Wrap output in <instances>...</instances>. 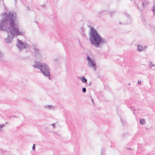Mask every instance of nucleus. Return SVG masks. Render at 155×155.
I'll use <instances>...</instances> for the list:
<instances>
[{
	"instance_id": "1",
	"label": "nucleus",
	"mask_w": 155,
	"mask_h": 155,
	"mask_svg": "<svg viewBox=\"0 0 155 155\" xmlns=\"http://www.w3.org/2000/svg\"><path fill=\"white\" fill-rule=\"evenodd\" d=\"M6 17L0 21V30L5 31L7 32L8 37L5 39L7 43H9L14 37V35H23L24 32L19 31V28L15 23L16 19V14L9 12L8 15L6 12Z\"/></svg>"
},
{
	"instance_id": "2",
	"label": "nucleus",
	"mask_w": 155,
	"mask_h": 155,
	"mask_svg": "<svg viewBox=\"0 0 155 155\" xmlns=\"http://www.w3.org/2000/svg\"><path fill=\"white\" fill-rule=\"evenodd\" d=\"M89 39L91 44L96 48H101L107 43L106 40L102 38L93 27L91 28Z\"/></svg>"
},
{
	"instance_id": "3",
	"label": "nucleus",
	"mask_w": 155,
	"mask_h": 155,
	"mask_svg": "<svg viewBox=\"0 0 155 155\" xmlns=\"http://www.w3.org/2000/svg\"><path fill=\"white\" fill-rule=\"evenodd\" d=\"M33 67L35 68L40 69L41 71L44 75L49 78V79H50L51 74L50 69L47 64L39 62H35L33 65Z\"/></svg>"
},
{
	"instance_id": "4",
	"label": "nucleus",
	"mask_w": 155,
	"mask_h": 155,
	"mask_svg": "<svg viewBox=\"0 0 155 155\" xmlns=\"http://www.w3.org/2000/svg\"><path fill=\"white\" fill-rule=\"evenodd\" d=\"M87 59L88 62V66L89 68H91L95 71H96L97 66L94 60L87 55Z\"/></svg>"
},
{
	"instance_id": "5",
	"label": "nucleus",
	"mask_w": 155,
	"mask_h": 155,
	"mask_svg": "<svg viewBox=\"0 0 155 155\" xmlns=\"http://www.w3.org/2000/svg\"><path fill=\"white\" fill-rule=\"evenodd\" d=\"M18 42L16 44L17 47L20 51L23 49L30 48V46L26 42H23L19 39H17Z\"/></svg>"
},
{
	"instance_id": "6",
	"label": "nucleus",
	"mask_w": 155,
	"mask_h": 155,
	"mask_svg": "<svg viewBox=\"0 0 155 155\" xmlns=\"http://www.w3.org/2000/svg\"><path fill=\"white\" fill-rule=\"evenodd\" d=\"M33 47L34 50V56L38 58H42V54L37 45L34 44Z\"/></svg>"
},
{
	"instance_id": "7",
	"label": "nucleus",
	"mask_w": 155,
	"mask_h": 155,
	"mask_svg": "<svg viewBox=\"0 0 155 155\" xmlns=\"http://www.w3.org/2000/svg\"><path fill=\"white\" fill-rule=\"evenodd\" d=\"M44 107L46 109L50 110H54L55 109V107L51 105H45Z\"/></svg>"
},
{
	"instance_id": "8",
	"label": "nucleus",
	"mask_w": 155,
	"mask_h": 155,
	"mask_svg": "<svg viewBox=\"0 0 155 155\" xmlns=\"http://www.w3.org/2000/svg\"><path fill=\"white\" fill-rule=\"evenodd\" d=\"M81 34L84 37H86V35L85 33V29L83 27H81Z\"/></svg>"
},
{
	"instance_id": "9",
	"label": "nucleus",
	"mask_w": 155,
	"mask_h": 155,
	"mask_svg": "<svg viewBox=\"0 0 155 155\" xmlns=\"http://www.w3.org/2000/svg\"><path fill=\"white\" fill-rule=\"evenodd\" d=\"M142 3L143 7L144 8L147 6L149 4V2L147 1L143 0L142 1Z\"/></svg>"
},
{
	"instance_id": "10",
	"label": "nucleus",
	"mask_w": 155,
	"mask_h": 155,
	"mask_svg": "<svg viewBox=\"0 0 155 155\" xmlns=\"http://www.w3.org/2000/svg\"><path fill=\"white\" fill-rule=\"evenodd\" d=\"M137 49H138V51H142L143 50L142 46L140 44L137 45Z\"/></svg>"
},
{
	"instance_id": "11",
	"label": "nucleus",
	"mask_w": 155,
	"mask_h": 155,
	"mask_svg": "<svg viewBox=\"0 0 155 155\" xmlns=\"http://www.w3.org/2000/svg\"><path fill=\"white\" fill-rule=\"evenodd\" d=\"M107 12L105 10H102L98 14L99 16H101V15H104L106 14Z\"/></svg>"
},
{
	"instance_id": "12",
	"label": "nucleus",
	"mask_w": 155,
	"mask_h": 155,
	"mask_svg": "<svg viewBox=\"0 0 155 155\" xmlns=\"http://www.w3.org/2000/svg\"><path fill=\"white\" fill-rule=\"evenodd\" d=\"M80 80L83 83H86L87 81V79L84 76L81 77L80 78Z\"/></svg>"
},
{
	"instance_id": "13",
	"label": "nucleus",
	"mask_w": 155,
	"mask_h": 155,
	"mask_svg": "<svg viewBox=\"0 0 155 155\" xmlns=\"http://www.w3.org/2000/svg\"><path fill=\"white\" fill-rule=\"evenodd\" d=\"M105 149L104 148H102L101 152V155H105Z\"/></svg>"
},
{
	"instance_id": "14",
	"label": "nucleus",
	"mask_w": 155,
	"mask_h": 155,
	"mask_svg": "<svg viewBox=\"0 0 155 155\" xmlns=\"http://www.w3.org/2000/svg\"><path fill=\"white\" fill-rule=\"evenodd\" d=\"M140 124L143 125L145 123V121L144 119H140Z\"/></svg>"
},
{
	"instance_id": "15",
	"label": "nucleus",
	"mask_w": 155,
	"mask_h": 155,
	"mask_svg": "<svg viewBox=\"0 0 155 155\" xmlns=\"http://www.w3.org/2000/svg\"><path fill=\"white\" fill-rule=\"evenodd\" d=\"M115 12V11L114 10L112 11L109 12V14L110 16L111 17L114 14Z\"/></svg>"
},
{
	"instance_id": "16",
	"label": "nucleus",
	"mask_w": 155,
	"mask_h": 155,
	"mask_svg": "<svg viewBox=\"0 0 155 155\" xmlns=\"http://www.w3.org/2000/svg\"><path fill=\"white\" fill-rule=\"evenodd\" d=\"M124 15H125L128 18V21H129V22H130L131 21V18L129 17V15H128L127 13H124Z\"/></svg>"
},
{
	"instance_id": "17",
	"label": "nucleus",
	"mask_w": 155,
	"mask_h": 155,
	"mask_svg": "<svg viewBox=\"0 0 155 155\" xmlns=\"http://www.w3.org/2000/svg\"><path fill=\"white\" fill-rule=\"evenodd\" d=\"M149 66L154 67L155 65L154 64H152V62L151 61H150L149 63Z\"/></svg>"
},
{
	"instance_id": "18",
	"label": "nucleus",
	"mask_w": 155,
	"mask_h": 155,
	"mask_svg": "<svg viewBox=\"0 0 155 155\" xmlns=\"http://www.w3.org/2000/svg\"><path fill=\"white\" fill-rule=\"evenodd\" d=\"M152 11H153V14H154L155 13V5H153V8L152 9Z\"/></svg>"
},
{
	"instance_id": "19",
	"label": "nucleus",
	"mask_w": 155,
	"mask_h": 155,
	"mask_svg": "<svg viewBox=\"0 0 155 155\" xmlns=\"http://www.w3.org/2000/svg\"><path fill=\"white\" fill-rule=\"evenodd\" d=\"M120 120L121 122H122V124L123 125H125L126 123V122L125 121H123V120L120 118Z\"/></svg>"
},
{
	"instance_id": "20",
	"label": "nucleus",
	"mask_w": 155,
	"mask_h": 155,
	"mask_svg": "<svg viewBox=\"0 0 155 155\" xmlns=\"http://www.w3.org/2000/svg\"><path fill=\"white\" fill-rule=\"evenodd\" d=\"M82 91L83 93H85L86 91V88H83Z\"/></svg>"
},
{
	"instance_id": "21",
	"label": "nucleus",
	"mask_w": 155,
	"mask_h": 155,
	"mask_svg": "<svg viewBox=\"0 0 155 155\" xmlns=\"http://www.w3.org/2000/svg\"><path fill=\"white\" fill-rule=\"evenodd\" d=\"M32 150L33 151H34L35 150V144H33V147H32Z\"/></svg>"
},
{
	"instance_id": "22",
	"label": "nucleus",
	"mask_w": 155,
	"mask_h": 155,
	"mask_svg": "<svg viewBox=\"0 0 155 155\" xmlns=\"http://www.w3.org/2000/svg\"><path fill=\"white\" fill-rule=\"evenodd\" d=\"M3 56V53L0 51V58L2 57Z\"/></svg>"
},
{
	"instance_id": "23",
	"label": "nucleus",
	"mask_w": 155,
	"mask_h": 155,
	"mask_svg": "<svg viewBox=\"0 0 155 155\" xmlns=\"http://www.w3.org/2000/svg\"><path fill=\"white\" fill-rule=\"evenodd\" d=\"M5 126V124H2L0 125V127L2 129V128Z\"/></svg>"
},
{
	"instance_id": "24",
	"label": "nucleus",
	"mask_w": 155,
	"mask_h": 155,
	"mask_svg": "<svg viewBox=\"0 0 155 155\" xmlns=\"http://www.w3.org/2000/svg\"><path fill=\"white\" fill-rule=\"evenodd\" d=\"M52 125L53 127V128H54L55 127V125L54 123H53L52 124Z\"/></svg>"
},
{
	"instance_id": "25",
	"label": "nucleus",
	"mask_w": 155,
	"mask_h": 155,
	"mask_svg": "<svg viewBox=\"0 0 155 155\" xmlns=\"http://www.w3.org/2000/svg\"><path fill=\"white\" fill-rule=\"evenodd\" d=\"M126 134L124 133L123 134L122 136L123 137H124L126 136Z\"/></svg>"
},
{
	"instance_id": "26",
	"label": "nucleus",
	"mask_w": 155,
	"mask_h": 155,
	"mask_svg": "<svg viewBox=\"0 0 155 155\" xmlns=\"http://www.w3.org/2000/svg\"><path fill=\"white\" fill-rule=\"evenodd\" d=\"M126 148L129 150H131V148H130L127 147Z\"/></svg>"
},
{
	"instance_id": "27",
	"label": "nucleus",
	"mask_w": 155,
	"mask_h": 155,
	"mask_svg": "<svg viewBox=\"0 0 155 155\" xmlns=\"http://www.w3.org/2000/svg\"><path fill=\"white\" fill-rule=\"evenodd\" d=\"M141 83V81H138V83L140 85Z\"/></svg>"
},
{
	"instance_id": "28",
	"label": "nucleus",
	"mask_w": 155,
	"mask_h": 155,
	"mask_svg": "<svg viewBox=\"0 0 155 155\" xmlns=\"http://www.w3.org/2000/svg\"><path fill=\"white\" fill-rule=\"evenodd\" d=\"M41 6H42L43 7H45V5H42Z\"/></svg>"
},
{
	"instance_id": "29",
	"label": "nucleus",
	"mask_w": 155,
	"mask_h": 155,
	"mask_svg": "<svg viewBox=\"0 0 155 155\" xmlns=\"http://www.w3.org/2000/svg\"><path fill=\"white\" fill-rule=\"evenodd\" d=\"M27 9H28V10H30V8H29V7L28 6V7H27Z\"/></svg>"
},
{
	"instance_id": "30",
	"label": "nucleus",
	"mask_w": 155,
	"mask_h": 155,
	"mask_svg": "<svg viewBox=\"0 0 155 155\" xmlns=\"http://www.w3.org/2000/svg\"><path fill=\"white\" fill-rule=\"evenodd\" d=\"M130 108H132L133 109H134V107H131V106H130Z\"/></svg>"
},
{
	"instance_id": "31",
	"label": "nucleus",
	"mask_w": 155,
	"mask_h": 155,
	"mask_svg": "<svg viewBox=\"0 0 155 155\" xmlns=\"http://www.w3.org/2000/svg\"><path fill=\"white\" fill-rule=\"evenodd\" d=\"M14 118H15V117H16V116H12Z\"/></svg>"
},
{
	"instance_id": "32",
	"label": "nucleus",
	"mask_w": 155,
	"mask_h": 155,
	"mask_svg": "<svg viewBox=\"0 0 155 155\" xmlns=\"http://www.w3.org/2000/svg\"><path fill=\"white\" fill-rule=\"evenodd\" d=\"M11 117H8V118H9L10 119V118H11Z\"/></svg>"
},
{
	"instance_id": "33",
	"label": "nucleus",
	"mask_w": 155,
	"mask_h": 155,
	"mask_svg": "<svg viewBox=\"0 0 155 155\" xmlns=\"http://www.w3.org/2000/svg\"><path fill=\"white\" fill-rule=\"evenodd\" d=\"M2 131V129L0 127V132Z\"/></svg>"
},
{
	"instance_id": "34",
	"label": "nucleus",
	"mask_w": 155,
	"mask_h": 155,
	"mask_svg": "<svg viewBox=\"0 0 155 155\" xmlns=\"http://www.w3.org/2000/svg\"><path fill=\"white\" fill-rule=\"evenodd\" d=\"M91 101H92L93 103V100L92 98H91Z\"/></svg>"
},
{
	"instance_id": "35",
	"label": "nucleus",
	"mask_w": 155,
	"mask_h": 155,
	"mask_svg": "<svg viewBox=\"0 0 155 155\" xmlns=\"http://www.w3.org/2000/svg\"><path fill=\"white\" fill-rule=\"evenodd\" d=\"M137 7L138 8V9H140V8H139V7H138V5H137Z\"/></svg>"
},
{
	"instance_id": "36",
	"label": "nucleus",
	"mask_w": 155,
	"mask_h": 155,
	"mask_svg": "<svg viewBox=\"0 0 155 155\" xmlns=\"http://www.w3.org/2000/svg\"><path fill=\"white\" fill-rule=\"evenodd\" d=\"M113 145H111V146H110V147H113Z\"/></svg>"
},
{
	"instance_id": "37",
	"label": "nucleus",
	"mask_w": 155,
	"mask_h": 155,
	"mask_svg": "<svg viewBox=\"0 0 155 155\" xmlns=\"http://www.w3.org/2000/svg\"><path fill=\"white\" fill-rule=\"evenodd\" d=\"M128 86H130V83H128Z\"/></svg>"
},
{
	"instance_id": "38",
	"label": "nucleus",
	"mask_w": 155,
	"mask_h": 155,
	"mask_svg": "<svg viewBox=\"0 0 155 155\" xmlns=\"http://www.w3.org/2000/svg\"><path fill=\"white\" fill-rule=\"evenodd\" d=\"M133 113H134V114H135V112H133Z\"/></svg>"
},
{
	"instance_id": "39",
	"label": "nucleus",
	"mask_w": 155,
	"mask_h": 155,
	"mask_svg": "<svg viewBox=\"0 0 155 155\" xmlns=\"http://www.w3.org/2000/svg\"><path fill=\"white\" fill-rule=\"evenodd\" d=\"M79 43L80 44L81 42H80V41H79Z\"/></svg>"
},
{
	"instance_id": "40",
	"label": "nucleus",
	"mask_w": 155,
	"mask_h": 155,
	"mask_svg": "<svg viewBox=\"0 0 155 155\" xmlns=\"http://www.w3.org/2000/svg\"><path fill=\"white\" fill-rule=\"evenodd\" d=\"M17 0H15V1L16 2Z\"/></svg>"
},
{
	"instance_id": "41",
	"label": "nucleus",
	"mask_w": 155,
	"mask_h": 155,
	"mask_svg": "<svg viewBox=\"0 0 155 155\" xmlns=\"http://www.w3.org/2000/svg\"><path fill=\"white\" fill-rule=\"evenodd\" d=\"M136 110L135 109H134V110Z\"/></svg>"
}]
</instances>
